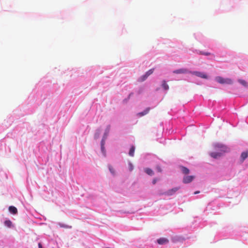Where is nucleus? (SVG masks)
<instances>
[{
  "mask_svg": "<svg viewBox=\"0 0 248 248\" xmlns=\"http://www.w3.org/2000/svg\"><path fill=\"white\" fill-rule=\"evenodd\" d=\"M230 148L222 144H218V156L230 151Z\"/></svg>",
  "mask_w": 248,
  "mask_h": 248,
  "instance_id": "obj_1",
  "label": "nucleus"
},
{
  "mask_svg": "<svg viewBox=\"0 0 248 248\" xmlns=\"http://www.w3.org/2000/svg\"><path fill=\"white\" fill-rule=\"evenodd\" d=\"M218 82L222 84H232V81L231 78H225L221 77H218Z\"/></svg>",
  "mask_w": 248,
  "mask_h": 248,
  "instance_id": "obj_2",
  "label": "nucleus"
},
{
  "mask_svg": "<svg viewBox=\"0 0 248 248\" xmlns=\"http://www.w3.org/2000/svg\"><path fill=\"white\" fill-rule=\"evenodd\" d=\"M195 178L194 175H186L184 177L183 182L184 184H188L191 183Z\"/></svg>",
  "mask_w": 248,
  "mask_h": 248,
  "instance_id": "obj_3",
  "label": "nucleus"
},
{
  "mask_svg": "<svg viewBox=\"0 0 248 248\" xmlns=\"http://www.w3.org/2000/svg\"><path fill=\"white\" fill-rule=\"evenodd\" d=\"M179 187H177L172 188L165 192L162 194H164L167 196H172L174 195L179 189Z\"/></svg>",
  "mask_w": 248,
  "mask_h": 248,
  "instance_id": "obj_4",
  "label": "nucleus"
},
{
  "mask_svg": "<svg viewBox=\"0 0 248 248\" xmlns=\"http://www.w3.org/2000/svg\"><path fill=\"white\" fill-rule=\"evenodd\" d=\"M191 73H192L193 75H194L197 77H200L202 78H207V76L206 75V74L204 73L198 71H194L193 72H191Z\"/></svg>",
  "mask_w": 248,
  "mask_h": 248,
  "instance_id": "obj_5",
  "label": "nucleus"
},
{
  "mask_svg": "<svg viewBox=\"0 0 248 248\" xmlns=\"http://www.w3.org/2000/svg\"><path fill=\"white\" fill-rule=\"evenodd\" d=\"M173 73L174 74H179L191 73V72L186 69L182 68L174 70L173 71Z\"/></svg>",
  "mask_w": 248,
  "mask_h": 248,
  "instance_id": "obj_6",
  "label": "nucleus"
},
{
  "mask_svg": "<svg viewBox=\"0 0 248 248\" xmlns=\"http://www.w3.org/2000/svg\"><path fill=\"white\" fill-rule=\"evenodd\" d=\"M157 241L159 245L166 244L168 243L169 242V240L167 238L164 237L159 238L158 239H157Z\"/></svg>",
  "mask_w": 248,
  "mask_h": 248,
  "instance_id": "obj_7",
  "label": "nucleus"
},
{
  "mask_svg": "<svg viewBox=\"0 0 248 248\" xmlns=\"http://www.w3.org/2000/svg\"><path fill=\"white\" fill-rule=\"evenodd\" d=\"M248 157V151L242 152L240 156V161L243 162Z\"/></svg>",
  "mask_w": 248,
  "mask_h": 248,
  "instance_id": "obj_8",
  "label": "nucleus"
},
{
  "mask_svg": "<svg viewBox=\"0 0 248 248\" xmlns=\"http://www.w3.org/2000/svg\"><path fill=\"white\" fill-rule=\"evenodd\" d=\"M9 211L13 214H16L17 213L16 208L13 206H10L9 207Z\"/></svg>",
  "mask_w": 248,
  "mask_h": 248,
  "instance_id": "obj_9",
  "label": "nucleus"
},
{
  "mask_svg": "<svg viewBox=\"0 0 248 248\" xmlns=\"http://www.w3.org/2000/svg\"><path fill=\"white\" fill-rule=\"evenodd\" d=\"M150 108H147L143 111L138 113V115L141 117L147 114L150 111Z\"/></svg>",
  "mask_w": 248,
  "mask_h": 248,
  "instance_id": "obj_10",
  "label": "nucleus"
},
{
  "mask_svg": "<svg viewBox=\"0 0 248 248\" xmlns=\"http://www.w3.org/2000/svg\"><path fill=\"white\" fill-rule=\"evenodd\" d=\"M58 225L61 228H63L65 229H71L72 228V226L68 225L62 223H59Z\"/></svg>",
  "mask_w": 248,
  "mask_h": 248,
  "instance_id": "obj_11",
  "label": "nucleus"
},
{
  "mask_svg": "<svg viewBox=\"0 0 248 248\" xmlns=\"http://www.w3.org/2000/svg\"><path fill=\"white\" fill-rule=\"evenodd\" d=\"M145 172L149 175H153L154 173L152 170L150 168H145L144 169Z\"/></svg>",
  "mask_w": 248,
  "mask_h": 248,
  "instance_id": "obj_12",
  "label": "nucleus"
},
{
  "mask_svg": "<svg viewBox=\"0 0 248 248\" xmlns=\"http://www.w3.org/2000/svg\"><path fill=\"white\" fill-rule=\"evenodd\" d=\"M181 171L185 174H188L189 173V169L183 166L181 167Z\"/></svg>",
  "mask_w": 248,
  "mask_h": 248,
  "instance_id": "obj_13",
  "label": "nucleus"
},
{
  "mask_svg": "<svg viewBox=\"0 0 248 248\" xmlns=\"http://www.w3.org/2000/svg\"><path fill=\"white\" fill-rule=\"evenodd\" d=\"M162 87L165 90H167L169 89V85L167 84L165 80L162 81Z\"/></svg>",
  "mask_w": 248,
  "mask_h": 248,
  "instance_id": "obj_14",
  "label": "nucleus"
},
{
  "mask_svg": "<svg viewBox=\"0 0 248 248\" xmlns=\"http://www.w3.org/2000/svg\"><path fill=\"white\" fill-rule=\"evenodd\" d=\"M148 77V76H147L145 74L142 76L141 77H140L139 79H138V81H140V82H142V81H144V80H145Z\"/></svg>",
  "mask_w": 248,
  "mask_h": 248,
  "instance_id": "obj_15",
  "label": "nucleus"
},
{
  "mask_svg": "<svg viewBox=\"0 0 248 248\" xmlns=\"http://www.w3.org/2000/svg\"><path fill=\"white\" fill-rule=\"evenodd\" d=\"M134 152H135V147L134 146H132L130 149L129 155L131 156H133L134 155Z\"/></svg>",
  "mask_w": 248,
  "mask_h": 248,
  "instance_id": "obj_16",
  "label": "nucleus"
},
{
  "mask_svg": "<svg viewBox=\"0 0 248 248\" xmlns=\"http://www.w3.org/2000/svg\"><path fill=\"white\" fill-rule=\"evenodd\" d=\"M238 81L240 84H241L244 86H245V87L248 86V84L245 80H243V79H239Z\"/></svg>",
  "mask_w": 248,
  "mask_h": 248,
  "instance_id": "obj_17",
  "label": "nucleus"
},
{
  "mask_svg": "<svg viewBox=\"0 0 248 248\" xmlns=\"http://www.w3.org/2000/svg\"><path fill=\"white\" fill-rule=\"evenodd\" d=\"M154 71V69L153 68V69H150L149 70H148L146 73L145 74L147 76H149L150 75H151V74H152L153 73Z\"/></svg>",
  "mask_w": 248,
  "mask_h": 248,
  "instance_id": "obj_18",
  "label": "nucleus"
},
{
  "mask_svg": "<svg viewBox=\"0 0 248 248\" xmlns=\"http://www.w3.org/2000/svg\"><path fill=\"white\" fill-rule=\"evenodd\" d=\"M4 224H5V225H6V226H7L8 227H10L11 224H12V222L10 220H6L4 222Z\"/></svg>",
  "mask_w": 248,
  "mask_h": 248,
  "instance_id": "obj_19",
  "label": "nucleus"
},
{
  "mask_svg": "<svg viewBox=\"0 0 248 248\" xmlns=\"http://www.w3.org/2000/svg\"><path fill=\"white\" fill-rule=\"evenodd\" d=\"M210 155L214 158H217V153H212L210 154Z\"/></svg>",
  "mask_w": 248,
  "mask_h": 248,
  "instance_id": "obj_20",
  "label": "nucleus"
},
{
  "mask_svg": "<svg viewBox=\"0 0 248 248\" xmlns=\"http://www.w3.org/2000/svg\"><path fill=\"white\" fill-rule=\"evenodd\" d=\"M200 54H202V55H208L210 54L209 53L203 52H202V51H200Z\"/></svg>",
  "mask_w": 248,
  "mask_h": 248,
  "instance_id": "obj_21",
  "label": "nucleus"
},
{
  "mask_svg": "<svg viewBox=\"0 0 248 248\" xmlns=\"http://www.w3.org/2000/svg\"><path fill=\"white\" fill-rule=\"evenodd\" d=\"M101 148H104V144H105V141L104 140H102L101 141Z\"/></svg>",
  "mask_w": 248,
  "mask_h": 248,
  "instance_id": "obj_22",
  "label": "nucleus"
},
{
  "mask_svg": "<svg viewBox=\"0 0 248 248\" xmlns=\"http://www.w3.org/2000/svg\"><path fill=\"white\" fill-rule=\"evenodd\" d=\"M156 168V170H157L158 172H160L162 171V170H161V168L159 166H157Z\"/></svg>",
  "mask_w": 248,
  "mask_h": 248,
  "instance_id": "obj_23",
  "label": "nucleus"
},
{
  "mask_svg": "<svg viewBox=\"0 0 248 248\" xmlns=\"http://www.w3.org/2000/svg\"><path fill=\"white\" fill-rule=\"evenodd\" d=\"M109 170L112 173H114V171L113 170V169H112V168L111 167H109Z\"/></svg>",
  "mask_w": 248,
  "mask_h": 248,
  "instance_id": "obj_24",
  "label": "nucleus"
},
{
  "mask_svg": "<svg viewBox=\"0 0 248 248\" xmlns=\"http://www.w3.org/2000/svg\"><path fill=\"white\" fill-rule=\"evenodd\" d=\"M157 181V178H154L153 180V181H152V183L154 185L155 184V183H156Z\"/></svg>",
  "mask_w": 248,
  "mask_h": 248,
  "instance_id": "obj_25",
  "label": "nucleus"
},
{
  "mask_svg": "<svg viewBox=\"0 0 248 248\" xmlns=\"http://www.w3.org/2000/svg\"><path fill=\"white\" fill-rule=\"evenodd\" d=\"M38 248H43V247H42V244H41L40 243H39L38 244Z\"/></svg>",
  "mask_w": 248,
  "mask_h": 248,
  "instance_id": "obj_26",
  "label": "nucleus"
},
{
  "mask_svg": "<svg viewBox=\"0 0 248 248\" xmlns=\"http://www.w3.org/2000/svg\"><path fill=\"white\" fill-rule=\"evenodd\" d=\"M200 193L199 191H196L194 192V194H197Z\"/></svg>",
  "mask_w": 248,
  "mask_h": 248,
  "instance_id": "obj_27",
  "label": "nucleus"
},
{
  "mask_svg": "<svg viewBox=\"0 0 248 248\" xmlns=\"http://www.w3.org/2000/svg\"><path fill=\"white\" fill-rule=\"evenodd\" d=\"M101 150H102V152H104V150H105V147H104V148H101Z\"/></svg>",
  "mask_w": 248,
  "mask_h": 248,
  "instance_id": "obj_28",
  "label": "nucleus"
},
{
  "mask_svg": "<svg viewBox=\"0 0 248 248\" xmlns=\"http://www.w3.org/2000/svg\"><path fill=\"white\" fill-rule=\"evenodd\" d=\"M130 170H132V165L130 164Z\"/></svg>",
  "mask_w": 248,
  "mask_h": 248,
  "instance_id": "obj_29",
  "label": "nucleus"
}]
</instances>
